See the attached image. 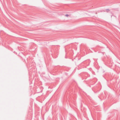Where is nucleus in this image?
Segmentation results:
<instances>
[{
  "instance_id": "f257e3e1",
  "label": "nucleus",
  "mask_w": 120,
  "mask_h": 120,
  "mask_svg": "<svg viewBox=\"0 0 120 120\" xmlns=\"http://www.w3.org/2000/svg\"><path fill=\"white\" fill-rule=\"evenodd\" d=\"M106 11L107 12H108L110 10L109 9H106Z\"/></svg>"
},
{
  "instance_id": "f03ea898",
  "label": "nucleus",
  "mask_w": 120,
  "mask_h": 120,
  "mask_svg": "<svg viewBox=\"0 0 120 120\" xmlns=\"http://www.w3.org/2000/svg\"><path fill=\"white\" fill-rule=\"evenodd\" d=\"M66 15V16H69L68 15V14L66 15Z\"/></svg>"
}]
</instances>
